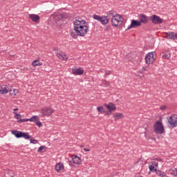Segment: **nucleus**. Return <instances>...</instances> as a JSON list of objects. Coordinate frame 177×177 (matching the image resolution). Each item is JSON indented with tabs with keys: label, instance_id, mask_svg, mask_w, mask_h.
Wrapping results in <instances>:
<instances>
[{
	"label": "nucleus",
	"instance_id": "obj_1",
	"mask_svg": "<svg viewBox=\"0 0 177 177\" xmlns=\"http://www.w3.org/2000/svg\"><path fill=\"white\" fill-rule=\"evenodd\" d=\"M74 31H71V37L77 39V37H85L89 31V26L84 20L75 19L73 22Z\"/></svg>",
	"mask_w": 177,
	"mask_h": 177
},
{
	"label": "nucleus",
	"instance_id": "obj_2",
	"mask_svg": "<svg viewBox=\"0 0 177 177\" xmlns=\"http://www.w3.org/2000/svg\"><path fill=\"white\" fill-rule=\"evenodd\" d=\"M52 16L57 26H62V24L66 23V19H70V15L66 12H64L62 14L55 13Z\"/></svg>",
	"mask_w": 177,
	"mask_h": 177
},
{
	"label": "nucleus",
	"instance_id": "obj_3",
	"mask_svg": "<svg viewBox=\"0 0 177 177\" xmlns=\"http://www.w3.org/2000/svg\"><path fill=\"white\" fill-rule=\"evenodd\" d=\"M153 132L158 135H162L165 133V129L164 128V124L161 121H156L153 124Z\"/></svg>",
	"mask_w": 177,
	"mask_h": 177
},
{
	"label": "nucleus",
	"instance_id": "obj_4",
	"mask_svg": "<svg viewBox=\"0 0 177 177\" xmlns=\"http://www.w3.org/2000/svg\"><path fill=\"white\" fill-rule=\"evenodd\" d=\"M156 52L148 53L145 56V63L146 64H153L154 60H156Z\"/></svg>",
	"mask_w": 177,
	"mask_h": 177
},
{
	"label": "nucleus",
	"instance_id": "obj_5",
	"mask_svg": "<svg viewBox=\"0 0 177 177\" xmlns=\"http://www.w3.org/2000/svg\"><path fill=\"white\" fill-rule=\"evenodd\" d=\"M93 19H94V20H97V21H100V23H101L102 26H106L109 24L110 21L109 18H107L106 16H104V15L99 16V15H93Z\"/></svg>",
	"mask_w": 177,
	"mask_h": 177
},
{
	"label": "nucleus",
	"instance_id": "obj_6",
	"mask_svg": "<svg viewBox=\"0 0 177 177\" xmlns=\"http://www.w3.org/2000/svg\"><path fill=\"white\" fill-rule=\"evenodd\" d=\"M169 128H176L177 127V115H171L170 117L167 118Z\"/></svg>",
	"mask_w": 177,
	"mask_h": 177
},
{
	"label": "nucleus",
	"instance_id": "obj_7",
	"mask_svg": "<svg viewBox=\"0 0 177 177\" xmlns=\"http://www.w3.org/2000/svg\"><path fill=\"white\" fill-rule=\"evenodd\" d=\"M149 21H151L153 24L158 26L160 24H162V21H164V19H162L161 17H158L156 15H153L149 17Z\"/></svg>",
	"mask_w": 177,
	"mask_h": 177
},
{
	"label": "nucleus",
	"instance_id": "obj_8",
	"mask_svg": "<svg viewBox=\"0 0 177 177\" xmlns=\"http://www.w3.org/2000/svg\"><path fill=\"white\" fill-rule=\"evenodd\" d=\"M41 117H50L51 114H53V109L48 106H45L41 109Z\"/></svg>",
	"mask_w": 177,
	"mask_h": 177
},
{
	"label": "nucleus",
	"instance_id": "obj_9",
	"mask_svg": "<svg viewBox=\"0 0 177 177\" xmlns=\"http://www.w3.org/2000/svg\"><path fill=\"white\" fill-rule=\"evenodd\" d=\"M122 17L120 15H117L116 17H113L111 19V24L113 27H118V26H121L122 24V21H121Z\"/></svg>",
	"mask_w": 177,
	"mask_h": 177
},
{
	"label": "nucleus",
	"instance_id": "obj_10",
	"mask_svg": "<svg viewBox=\"0 0 177 177\" xmlns=\"http://www.w3.org/2000/svg\"><path fill=\"white\" fill-rule=\"evenodd\" d=\"M140 26H142V24H140V21L132 19L130 26H128L126 31H128V30H131V28H136L138 27H140Z\"/></svg>",
	"mask_w": 177,
	"mask_h": 177
},
{
	"label": "nucleus",
	"instance_id": "obj_11",
	"mask_svg": "<svg viewBox=\"0 0 177 177\" xmlns=\"http://www.w3.org/2000/svg\"><path fill=\"white\" fill-rule=\"evenodd\" d=\"M54 50L56 53V55L59 57V59H60V60H67L68 58L66 53L57 50V48H54Z\"/></svg>",
	"mask_w": 177,
	"mask_h": 177
},
{
	"label": "nucleus",
	"instance_id": "obj_12",
	"mask_svg": "<svg viewBox=\"0 0 177 177\" xmlns=\"http://www.w3.org/2000/svg\"><path fill=\"white\" fill-rule=\"evenodd\" d=\"M139 19L140 24H142V23H143V24H147V23H149V20H150V17L143 14L139 15Z\"/></svg>",
	"mask_w": 177,
	"mask_h": 177
},
{
	"label": "nucleus",
	"instance_id": "obj_13",
	"mask_svg": "<svg viewBox=\"0 0 177 177\" xmlns=\"http://www.w3.org/2000/svg\"><path fill=\"white\" fill-rule=\"evenodd\" d=\"M104 106L109 110V113H113V111H115L117 107H115V104L112 102L107 104H104Z\"/></svg>",
	"mask_w": 177,
	"mask_h": 177
},
{
	"label": "nucleus",
	"instance_id": "obj_14",
	"mask_svg": "<svg viewBox=\"0 0 177 177\" xmlns=\"http://www.w3.org/2000/svg\"><path fill=\"white\" fill-rule=\"evenodd\" d=\"M72 73L74 75H82L84 74V69L82 68H73Z\"/></svg>",
	"mask_w": 177,
	"mask_h": 177
},
{
	"label": "nucleus",
	"instance_id": "obj_15",
	"mask_svg": "<svg viewBox=\"0 0 177 177\" xmlns=\"http://www.w3.org/2000/svg\"><path fill=\"white\" fill-rule=\"evenodd\" d=\"M8 92H10V89H9V87L6 85H2L0 86V93L1 95H6Z\"/></svg>",
	"mask_w": 177,
	"mask_h": 177
},
{
	"label": "nucleus",
	"instance_id": "obj_16",
	"mask_svg": "<svg viewBox=\"0 0 177 177\" xmlns=\"http://www.w3.org/2000/svg\"><path fill=\"white\" fill-rule=\"evenodd\" d=\"M72 160L74 164H76V165H80L81 164V158L77 155L72 156Z\"/></svg>",
	"mask_w": 177,
	"mask_h": 177
},
{
	"label": "nucleus",
	"instance_id": "obj_17",
	"mask_svg": "<svg viewBox=\"0 0 177 177\" xmlns=\"http://www.w3.org/2000/svg\"><path fill=\"white\" fill-rule=\"evenodd\" d=\"M29 19H30L34 23H37L41 17L39 15L35 14H30L29 15Z\"/></svg>",
	"mask_w": 177,
	"mask_h": 177
},
{
	"label": "nucleus",
	"instance_id": "obj_18",
	"mask_svg": "<svg viewBox=\"0 0 177 177\" xmlns=\"http://www.w3.org/2000/svg\"><path fill=\"white\" fill-rule=\"evenodd\" d=\"M166 34H167L166 38H167L168 39H173V40L176 39V33L174 32H167Z\"/></svg>",
	"mask_w": 177,
	"mask_h": 177
},
{
	"label": "nucleus",
	"instance_id": "obj_19",
	"mask_svg": "<svg viewBox=\"0 0 177 177\" xmlns=\"http://www.w3.org/2000/svg\"><path fill=\"white\" fill-rule=\"evenodd\" d=\"M64 169V165L62 162L57 163L55 165V170L57 172H60V171H63Z\"/></svg>",
	"mask_w": 177,
	"mask_h": 177
},
{
	"label": "nucleus",
	"instance_id": "obj_20",
	"mask_svg": "<svg viewBox=\"0 0 177 177\" xmlns=\"http://www.w3.org/2000/svg\"><path fill=\"white\" fill-rule=\"evenodd\" d=\"M171 57V51L166 50L162 53V59H169Z\"/></svg>",
	"mask_w": 177,
	"mask_h": 177
},
{
	"label": "nucleus",
	"instance_id": "obj_21",
	"mask_svg": "<svg viewBox=\"0 0 177 177\" xmlns=\"http://www.w3.org/2000/svg\"><path fill=\"white\" fill-rule=\"evenodd\" d=\"M12 135H15V138H17L18 139L23 136V132L17 130H12Z\"/></svg>",
	"mask_w": 177,
	"mask_h": 177
},
{
	"label": "nucleus",
	"instance_id": "obj_22",
	"mask_svg": "<svg viewBox=\"0 0 177 177\" xmlns=\"http://www.w3.org/2000/svg\"><path fill=\"white\" fill-rule=\"evenodd\" d=\"M33 117H35V118L32 121V122H35L36 125H37L39 128H41V127H42V123L39 121V118L37 115H33Z\"/></svg>",
	"mask_w": 177,
	"mask_h": 177
},
{
	"label": "nucleus",
	"instance_id": "obj_23",
	"mask_svg": "<svg viewBox=\"0 0 177 177\" xmlns=\"http://www.w3.org/2000/svg\"><path fill=\"white\" fill-rule=\"evenodd\" d=\"M113 118L115 121H117V120H121V118H124V114L120 113H113Z\"/></svg>",
	"mask_w": 177,
	"mask_h": 177
},
{
	"label": "nucleus",
	"instance_id": "obj_24",
	"mask_svg": "<svg viewBox=\"0 0 177 177\" xmlns=\"http://www.w3.org/2000/svg\"><path fill=\"white\" fill-rule=\"evenodd\" d=\"M106 17L109 18V17H117V13L115 12V11L114 10H110V11H108L106 12Z\"/></svg>",
	"mask_w": 177,
	"mask_h": 177
},
{
	"label": "nucleus",
	"instance_id": "obj_25",
	"mask_svg": "<svg viewBox=\"0 0 177 177\" xmlns=\"http://www.w3.org/2000/svg\"><path fill=\"white\" fill-rule=\"evenodd\" d=\"M34 120H35V116H32L29 119H19V120H17V122H19V124H21V122H26V121H30L32 122V121H34Z\"/></svg>",
	"mask_w": 177,
	"mask_h": 177
},
{
	"label": "nucleus",
	"instance_id": "obj_26",
	"mask_svg": "<svg viewBox=\"0 0 177 177\" xmlns=\"http://www.w3.org/2000/svg\"><path fill=\"white\" fill-rule=\"evenodd\" d=\"M33 67H37V66H42V62H39V60L36 59L32 63Z\"/></svg>",
	"mask_w": 177,
	"mask_h": 177
},
{
	"label": "nucleus",
	"instance_id": "obj_27",
	"mask_svg": "<svg viewBox=\"0 0 177 177\" xmlns=\"http://www.w3.org/2000/svg\"><path fill=\"white\" fill-rule=\"evenodd\" d=\"M44 149H46V146L41 145L37 149L38 153H45Z\"/></svg>",
	"mask_w": 177,
	"mask_h": 177
},
{
	"label": "nucleus",
	"instance_id": "obj_28",
	"mask_svg": "<svg viewBox=\"0 0 177 177\" xmlns=\"http://www.w3.org/2000/svg\"><path fill=\"white\" fill-rule=\"evenodd\" d=\"M24 138V139H31V136H30V135H28V133H22V137Z\"/></svg>",
	"mask_w": 177,
	"mask_h": 177
},
{
	"label": "nucleus",
	"instance_id": "obj_29",
	"mask_svg": "<svg viewBox=\"0 0 177 177\" xmlns=\"http://www.w3.org/2000/svg\"><path fill=\"white\" fill-rule=\"evenodd\" d=\"M97 110L98 113H106V111H104V108L103 106H98L97 108Z\"/></svg>",
	"mask_w": 177,
	"mask_h": 177
},
{
	"label": "nucleus",
	"instance_id": "obj_30",
	"mask_svg": "<svg viewBox=\"0 0 177 177\" xmlns=\"http://www.w3.org/2000/svg\"><path fill=\"white\" fill-rule=\"evenodd\" d=\"M15 114V118H16L17 120H21V115L16 112H14Z\"/></svg>",
	"mask_w": 177,
	"mask_h": 177
},
{
	"label": "nucleus",
	"instance_id": "obj_31",
	"mask_svg": "<svg viewBox=\"0 0 177 177\" xmlns=\"http://www.w3.org/2000/svg\"><path fill=\"white\" fill-rule=\"evenodd\" d=\"M30 143H32L33 145H37V143H38V140H37L35 139H30Z\"/></svg>",
	"mask_w": 177,
	"mask_h": 177
},
{
	"label": "nucleus",
	"instance_id": "obj_32",
	"mask_svg": "<svg viewBox=\"0 0 177 177\" xmlns=\"http://www.w3.org/2000/svg\"><path fill=\"white\" fill-rule=\"evenodd\" d=\"M142 71H149V70H150V67L149 66H144L142 68Z\"/></svg>",
	"mask_w": 177,
	"mask_h": 177
},
{
	"label": "nucleus",
	"instance_id": "obj_33",
	"mask_svg": "<svg viewBox=\"0 0 177 177\" xmlns=\"http://www.w3.org/2000/svg\"><path fill=\"white\" fill-rule=\"evenodd\" d=\"M103 84H104V85H105V86H110V82H109L107 81H104Z\"/></svg>",
	"mask_w": 177,
	"mask_h": 177
},
{
	"label": "nucleus",
	"instance_id": "obj_34",
	"mask_svg": "<svg viewBox=\"0 0 177 177\" xmlns=\"http://www.w3.org/2000/svg\"><path fill=\"white\" fill-rule=\"evenodd\" d=\"M151 164H152V165H153V167H158V162H157L156 161H152Z\"/></svg>",
	"mask_w": 177,
	"mask_h": 177
},
{
	"label": "nucleus",
	"instance_id": "obj_35",
	"mask_svg": "<svg viewBox=\"0 0 177 177\" xmlns=\"http://www.w3.org/2000/svg\"><path fill=\"white\" fill-rule=\"evenodd\" d=\"M154 165H149V170L150 171H153V170H154Z\"/></svg>",
	"mask_w": 177,
	"mask_h": 177
},
{
	"label": "nucleus",
	"instance_id": "obj_36",
	"mask_svg": "<svg viewBox=\"0 0 177 177\" xmlns=\"http://www.w3.org/2000/svg\"><path fill=\"white\" fill-rule=\"evenodd\" d=\"M160 110H165V109H167V106L165 105H162L160 107Z\"/></svg>",
	"mask_w": 177,
	"mask_h": 177
},
{
	"label": "nucleus",
	"instance_id": "obj_37",
	"mask_svg": "<svg viewBox=\"0 0 177 177\" xmlns=\"http://www.w3.org/2000/svg\"><path fill=\"white\" fill-rule=\"evenodd\" d=\"M154 160H156V161H162V160L160 158H156Z\"/></svg>",
	"mask_w": 177,
	"mask_h": 177
},
{
	"label": "nucleus",
	"instance_id": "obj_38",
	"mask_svg": "<svg viewBox=\"0 0 177 177\" xmlns=\"http://www.w3.org/2000/svg\"><path fill=\"white\" fill-rule=\"evenodd\" d=\"M83 150H84V151H91L90 149H86V148H84Z\"/></svg>",
	"mask_w": 177,
	"mask_h": 177
},
{
	"label": "nucleus",
	"instance_id": "obj_39",
	"mask_svg": "<svg viewBox=\"0 0 177 177\" xmlns=\"http://www.w3.org/2000/svg\"><path fill=\"white\" fill-rule=\"evenodd\" d=\"M111 114V112H105V115H110Z\"/></svg>",
	"mask_w": 177,
	"mask_h": 177
},
{
	"label": "nucleus",
	"instance_id": "obj_40",
	"mask_svg": "<svg viewBox=\"0 0 177 177\" xmlns=\"http://www.w3.org/2000/svg\"><path fill=\"white\" fill-rule=\"evenodd\" d=\"M111 74V72H106L105 75H110Z\"/></svg>",
	"mask_w": 177,
	"mask_h": 177
},
{
	"label": "nucleus",
	"instance_id": "obj_41",
	"mask_svg": "<svg viewBox=\"0 0 177 177\" xmlns=\"http://www.w3.org/2000/svg\"><path fill=\"white\" fill-rule=\"evenodd\" d=\"M14 111H19V108H15L13 109Z\"/></svg>",
	"mask_w": 177,
	"mask_h": 177
},
{
	"label": "nucleus",
	"instance_id": "obj_42",
	"mask_svg": "<svg viewBox=\"0 0 177 177\" xmlns=\"http://www.w3.org/2000/svg\"><path fill=\"white\" fill-rule=\"evenodd\" d=\"M138 74H143V73H142V71H138Z\"/></svg>",
	"mask_w": 177,
	"mask_h": 177
},
{
	"label": "nucleus",
	"instance_id": "obj_43",
	"mask_svg": "<svg viewBox=\"0 0 177 177\" xmlns=\"http://www.w3.org/2000/svg\"><path fill=\"white\" fill-rule=\"evenodd\" d=\"M16 91H17V90H16V89H14V92H16Z\"/></svg>",
	"mask_w": 177,
	"mask_h": 177
},
{
	"label": "nucleus",
	"instance_id": "obj_44",
	"mask_svg": "<svg viewBox=\"0 0 177 177\" xmlns=\"http://www.w3.org/2000/svg\"><path fill=\"white\" fill-rule=\"evenodd\" d=\"M176 39H177V33H176Z\"/></svg>",
	"mask_w": 177,
	"mask_h": 177
}]
</instances>
